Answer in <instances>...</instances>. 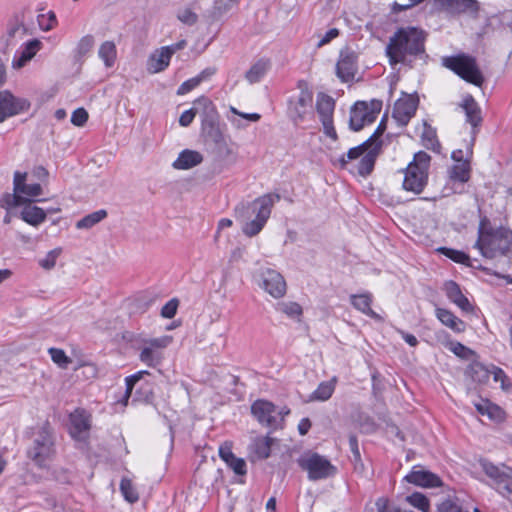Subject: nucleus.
Returning <instances> with one entry per match:
<instances>
[{
  "label": "nucleus",
  "instance_id": "1",
  "mask_svg": "<svg viewBox=\"0 0 512 512\" xmlns=\"http://www.w3.org/2000/svg\"><path fill=\"white\" fill-rule=\"evenodd\" d=\"M424 32L415 27L399 28L386 47V55L391 65L403 64L409 67L417 58L425 55Z\"/></svg>",
  "mask_w": 512,
  "mask_h": 512
},
{
  "label": "nucleus",
  "instance_id": "2",
  "mask_svg": "<svg viewBox=\"0 0 512 512\" xmlns=\"http://www.w3.org/2000/svg\"><path fill=\"white\" fill-rule=\"evenodd\" d=\"M280 199L277 194H266L254 201L237 206L236 218L243 222L242 231L248 237L257 235L265 226L274 204Z\"/></svg>",
  "mask_w": 512,
  "mask_h": 512
},
{
  "label": "nucleus",
  "instance_id": "3",
  "mask_svg": "<svg viewBox=\"0 0 512 512\" xmlns=\"http://www.w3.org/2000/svg\"><path fill=\"white\" fill-rule=\"evenodd\" d=\"M474 247L485 258L493 259L504 256L512 249V231L505 227L494 229L486 218L482 219Z\"/></svg>",
  "mask_w": 512,
  "mask_h": 512
},
{
  "label": "nucleus",
  "instance_id": "4",
  "mask_svg": "<svg viewBox=\"0 0 512 512\" xmlns=\"http://www.w3.org/2000/svg\"><path fill=\"white\" fill-rule=\"evenodd\" d=\"M431 157L424 151L415 153L404 170L402 188L413 195H419L428 184Z\"/></svg>",
  "mask_w": 512,
  "mask_h": 512
},
{
  "label": "nucleus",
  "instance_id": "5",
  "mask_svg": "<svg viewBox=\"0 0 512 512\" xmlns=\"http://www.w3.org/2000/svg\"><path fill=\"white\" fill-rule=\"evenodd\" d=\"M55 454V439L49 423H44L32 433V442L27 456L37 466L45 467Z\"/></svg>",
  "mask_w": 512,
  "mask_h": 512
},
{
  "label": "nucleus",
  "instance_id": "6",
  "mask_svg": "<svg viewBox=\"0 0 512 512\" xmlns=\"http://www.w3.org/2000/svg\"><path fill=\"white\" fill-rule=\"evenodd\" d=\"M442 64L471 84L481 86L484 82V77L476 63V59L470 55L462 53L456 56L444 57Z\"/></svg>",
  "mask_w": 512,
  "mask_h": 512
},
{
  "label": "nucleus",
  "instance_id": "7",
  "mask_svg": "<svg viewBox=\"0 0 512 512\" xmlns=\"http://www.w3.org/2000/svg\"><path fill=\"white\" fill-rule=\"evenodd\" d=\"M479 465L489 477L490 486L512 503V468L506 465L497 466L485 459L480 460Z\"/></svg>",
  "mask_w": 512,
  "mask_h": 512
},
{
  "label": "nucleus",
  "instance_id": "8",
  "mask_svg": "<svg viewBox=\"0 0 512 512\" xmlns=\"http://www.w3.org/2000/svg\"><path fill=\"white\" fill-rule=\"evenodd\" d=\"M299 467L307 472L310 481H318L333 477L337 468L324 456L316 452H308L297 460Z\"/></svg>",
  "mask_w": 512,
  "mask_h": 512
},
{
  "label": "nucleus",
  "instance_id": "9",
  "mask_svg": "<svg viewBox=\"0 0 512 512\" xmlns=\"http://www.w3.org/2000/svg\"><path fill=\"white\" fill-rule=\"evenodd\" d=\"M382 108V102L372 100L356 102L350 110L349 127L353 131H360L365 125L373 123Z\"/></svg>",
  "mask_w": 512,
  "mask_h": 512
},
{
  "label": "nucleus",
  "instance_id": "10",
  "mask_svg": "<svg viewBox=\"0 0 512 512\" xmlns=\"http://www.w3.org/2000/svg\"><path fill=\"white\" fill-rule=\"evenodd\" d=\"M251 413L257 421L271 429H278L282 427L283 417H278L282 412H277L276 406L267 400H256L251 405Z\"/></svg>",
  "mask_w": 512,
  "mask_h": 512
},
{
  "label": "nucleus",
  "instance_id": "11",
  "mask_svg": "<svg viewBox=\"0 0 512 512\" xmlns=\"http://www.w3.org/2000/svg\"><path fill=\"white\" fill-rule=\"evenodd\" d=\"M30 102L14 96L9 90L0 91V123L15 115L29 110Z\"/></svg>",
  "mask_w": 512,
  "mask_h": 512
},
{
  "label": "nucleus",
  "instance_id": "12",
  "mask_svg": "<svg viewBox=\"0 0 512 512\" xmlns=\"http://www.w3.org/2000/svg\"><path fill=\"white\" fill-rule=\"evenodd\" d=\"M335 107L334 99L324 93L317 95L316 109L322 122L324 133L332 138L337 139V133L333 126V112Z\"/></svg>",
  "mask_w": 512,
  "mask_h": 512
},
{
  "label": "nucleus",
  "instance_id": "13",
  "mask_svg": "<svg viewBox=\"0 0 512 512\" xmlns=\"http://www.w3.org/2000/svg\"><path fill=\"white\" fill-rule=\"evenodd\" d=\"M259 285L274 298H281L286 293V282L283 276L270 268L261 271Z\"/></svg>",
  "mask_w": 512,
  "mask_h": 512
},
{
  "label": "nucleus",
  "instance_id": "14",
  "mask_svg": "<svg viewBox=\"0 0 512 512\" xmlns=\"http://www.w3.org/2000/svg\"><path fill=\"white\" fill-rule=\"evenodd\" d=\"M358 70L357 54L349 48L340 52L336 64V75L342 82L352 81Z\"/></svg>",
  "mask_w": 512,
  "mask_h": 512
},
{
  "label": "nucleus",
  "instance_id": "15",
  "mask_svg": "<svg viewBox=\"0 0 512 512\" xmlns=\"http://www.w3.org/2000/svg\"><path fill=\"white\" fill-rule=\"evenodd\" d=\"M417 106L418 98L406 95L395 102L392 116L400 126H406L415 115Z\"/></svg>",
  "mask_w": 512,
  "mask_h": 512
},
{
  "label": "nucleus",
  "instance_id": "16",
  "mask_svg": "<svg viewBox=\"0 0 512 512\" xmlns=\"http://www.w3.org/2000/svg\"><path fill=\"white\" fill-rule=\"evenodd\" d=\"M409 483L425 488L439 487L442 485L440 477L420 466H415L409 474L404 477Z\"/></svg>",
  "mask_w": 512,
  "mask_h": 512
},
{
  "label": "nucleus",
  "instance_id": "17",
  "mask_svg": "<svg viewBox=\"0 0 512 512\" xmlns=\"http://www.w3.org/2000/svg\"><path fill=\"white\" fill-rule=\"evenodd\" d=\"M192 108L196 110V113L202 116V129L204 132L211 130V126L216 127V109L213 102L208 97L201 96L196 99Z\"/></svg>",
  "mask_w": 512,
  "mask_h": 512
},
{
  "label": "nucleus",
  "instance_id": "18",
  "mask_svg": "<svg viewBox=\"0 0 512 512\" xmlns=\"http://www.w3.org/2000/svg\"><path fill=\"white\" fill-rule=\"evenodd\" d=\"M313 94L308 89H302L295 100L289 104V115L293 121L302 120L311 107Z\"/></svg>",
  "mask_w": 512,
  "mask_h": 512
},
{
  "label": "nucleus",
  "instance_id": "19",
  "mask_svg": "<svg viewBox=\"0 0 512 512\" xmlns=\"http://www.w3.org/2000/svg\"><path fill=\"white\" fill-rule=\"evenodd\" d=\"M435 5L452 13L470 12L477 15L480 7L477 0H434Z\"/></svg>",
  "mask_w": 512,
  "mask_h": 512
},
{
  "label": "nucleus",
  "instance_id": "20",
  "mask_svg": "<svg viewBox=\"0 0 512 512\" xmlns=\"http://www.w3.org/2000/svg\"><path fill=\"white\" fill-rule=\"evenodd\" d=\"M43 47V43L38 39H31L24 43L16 52L12 61V67L20 69L24 67L38 51Z\"/></svg>",
  "mask_w": 512,
  "mask_h": 512
},
{
  "label": "nucleus",
  "instance_id": "21",
  "mask_svg": "<svg viewBox=\"0 0 512 512\" xmlns=\"http://www.w3.org/2000/svg\"><path fill=\"white\" fill-rule=\"evenodd\" d=\"M28 34V28L25 25L24 14L14 15L8 22L6 43L7 45H15Z\"/></svg>",
  "mask_w": 512,
  "mask_h": 512
},
{
  "label": "nucleus",
  "instance_id": "22",
  "mask_svg": "<svg viewBox=\"0 0 512 512\" xmlns=\"http://www.w3.org/2000/svg\"><path fill=\"white\" fill-rule=\"evenodd\" d=\"M219 456L235 474L244 476L247 473L245 460L234 455L231 443L225 442L219 447Z\"/></svg>",
  "mask_w": 512,
  "mask_h": 512
},
{
  "label": "nucleus",
  "instance_id": "23",
  "mask_svg": "<svg viewBox=\"0 0 512 512\" xmlns=\"http://www.w3.org/2000/svg\"><path fill=\"white\" fill-rule=\"evenodd\" d=\"M447 298L465 312H471L473 307L468 298L462 293L460 286L454 281H447L444 284Z\"/></svg>",
  "mask_w": 512,
  "mask_h": 512
},
{
  "label": "nucleus",
  "instance_id": "24",
  "mask_svg": "<svg viewBox=\"0 0 512 512\" xmlns=\"http://www.w3.org/2000/svg\"><path fill=\"white\" fill-rule=\"evenodd\" d=\"M203 161V156L200 152L190 149H185L179 153L177 159L173 162L172 166L177 170L191 169Z\"/></svg>",
  "mask_w": 512,
  "mask_h": 512
},
{
  "label": "nucleus",
  "instance_id": "25",
  "mask_svg": "<svg viewBox=\"0 0 512 512\" xmlns=\"http://www.w3.org/2000/svg\"><path fill=\"white\" fill-rule=\"evenodd\" d=\"M170 59L168 48L161 47L149 56L147 69L150 73L164 71L168 67Z\"/></svg>",
  "mask_w": 512,
  "mask_h": 512
},
{
  "label": "nucleus",
  "instance_id": "26",
  "mask_svg": "<svg viewBox=\"0 0 512 512\" xmlns=\"http://www.w3.org/2000/svg\"><path fill=\"white\" fill-rule=\"evenodd\" d=\"M26 173L15 172L13 186L16 193H21L30 197H37L42 193V187L39 183L26 184Z\"/></svg>",
  "mask_w": 512,
  "mask_h": 512
},
{
  "label": "nucleus",
  "instance_id": "27",
  "mask_svg": "<svg viewBox=\"0 0 512 512\" xmlns=\"http://www.w3.org/2000/svg\"><path fill=\"white\" fill-rule=\"evenodd\" d=\"M70 433L73 438L79 439L82 433L90 428L89 418L83 410H75L70 414Z\"/></svg>",
  "mask_w": 512,
  "mask_h": 512
},
{
  "label": "nucleus",
  "instance_id": "28",
  "mask_svg": "<svg viewBox=\"0 0 512 512\" xmlns=\"http://www.w3.org/2000/svg\"><path fill=\"white\" fill-rule=\"evenodd\" d=\"M216 144L218 154L223 158L235 157V151L229 142L225 139L218 127H212L205 132Z\"/></svg>",
  "mask_w": 512,
  "mask_h": 512
},
{
  "label": "nucleus",
  "instance_id": "29",
  "mask_svg": "<svg viewBox=\"0 0 512 512\" xmlns=\"http://www.w3.org/2000/svg\"><path fill=\"white\" fill-rule=\"evenodd\" d=\"M270 68V60L266 58H261L257 60L255 63H253L249 70L246 71L245 79L250 84L258 83L263 79V77L267 74Z\"/></svg>",
  "mask_w": 512,
  "mask_h": 512
},
{
  "label": "nucleus",
  "instance_id": "30",
  "mask_svg": "<svg viewBox=\"0 0 512 512\" xmlns=\"http://www.w3.org/2000/svg\"><path fill=\"white\" fill-rule=\"evenodd\" d=\"M436 317L443 325L449 327L456 333H461L465 330L466 325L464 321L447 309L437 308Z\"/></svg>",
  "mask_w": 512,
  "mask_h": 512
},
{
  "label": "nucleus",
  "instance_id": "31",
  "mask_svg": "<svg viewBox=\"0 0 512 512\" xmlns=\"http://www.w3.org/2000/svg\"><path fill=\"white\" fill-rule=\"evenodd\" d=\"M350 298L351 304L356 310L373 319H380V316L371 308L372 296L370 293L351 295Z\"/></svg>",
  "mask_w": 512,
  "mask_h": 512
},
{
  "label": "nucleus",
  "instance_id": "32",
  "mask_svg": "<svg viewBox=\"0 0 512 512\" xmlns=\"http://www.w3.org/2000/svg\"><path fill=\"white\" fill-rule=\"evenodd\" d=\"M273 441L274 439L269 436L256 437L250 445V452L257 459H266L270 456Z\"/></svg>",
  "mask_w": 512,
  "mask_h": 512
},
{
  "label": "nucleus",
  "instance_id": "33",
  "mask_svg": "<svg viewBox=\"0 0 512 512\" xmlns=\"http://www.w3.org/2000/svg\"><path fill=\"white\" fill-rule=\"evenodd\" d=\"M20 217L32 226H38L45 221L46 212L38 206L26 205L21 211Z\"/></svg>",
  "mask_w": 512,
  "mask_h": 512
},
{
  "label": "nucleus",
  "instance_id": "34",
  "mask_svg": "<svg viewBox=\"0 0 512 512\" xmlns=\"http://www.w3.org/2000/svg\"><path fill=\"white\" fill-rule=\"evenodd\" d=\"M462 107L466 114V121L473 127H477L481 123L482 117L480 108L474 98L472 96L466 97L463 100Z\"/></svg>",
  "mask_w": 512,
  "mask_h": 512
},
{
  "label": "nucleus",
  "instance_id": "35",
  "mask_svg": "<svg viewBox=\"0 0 512 512\" xmlns=\"http://www.w3.org/2000/svg\"><path fill=\"white\" fill-rule=\"evenodd\" d=\"M379 152V145H375L362 156L358 165V173L361 176H367L372 172Z\"/></svg>",
  "mask_w": 512,
  "mask_h": 512
},
{
  "label": "nucleus",
  "instance_id": "36",
  "mask_svg": "<svg viewBox=\"0 0 512 512\" xmlns=\"http://www.w3.org/2000/svg\"><path fill=\"white\" fill-rule=\"evenodd\" d=\"M475 408L481 415H487L491 420L500 421L503 419V410L489 400H480L475 403Z\"/></svg>",
  "mask_w": 512,
  "mask_h": 512
},
{
  "label": "nucleus",
  "instance_id": "37",
  "mask_svg": "<svg viewBox=\"0 0 512 512\" xmlns=\"http://www.w3.org/2000/svg\"><path fill=\"white\" fill-rule=\"evenodd\" d=\"M466 373L472 378L473 381L478 383H485L489 380L491 371L482 363L473 360L468 366Z\"/></svg>",
  "mask_w": 512,
  "mask_h": 512
},
{
  "label": "nucleus",
  "instance_id": "38",
  "mask_svg": "<svg viewBox=\"0 0 512 512\" xmlns=\"http://www.w3.org/2000/svg\"><path fill=\"white\" fill-rule=\"evenodd\" d=\"M374 145L367 139L362 144L349 149L346 155H342L339 159V165L341 168H345L348 161L358 159L363 156L370 148Z\"/></svg>",
  "mask_w": 512,
  "mask_h": 512
},
{
  "label": "nucleus",
  "instance_id": "39",
  "mask_svg": "<svg viewBox=\"0 0 512 512\" xmlns=\"http://www.w3.org/2000/svg\"><path fill=\"white\" fill-rule=\"evenodd\" d=\"M98 56L107 68L112 67L117 57L115 43L113 41L103 42L99 47Z\"/></svg>",
  "mask_w": 512,
  "mask_h": 512
},
{
  "label": "nucleus",
  "instance_id": "40",
  "mask_svg": "<svg viewBox=\"0 0 512 512\" xmlns=\"http://www.w3.org/2000/svg\"><path fill=\"white\" fill-rule=\"evenodd\" d=\"M336 378L329 381L321 382L317 389L311 394V400L326 401L328 400L335 390Z\"/></svg>",
  "mask_w": 512,
  "mask_h": 512
},
{
  "label": "nucleus",
  "instance_id": "41",
  "mask_svg": "<svg viewBox=\"0 0 512 512\" xmlns=\"http://www.w3.org/2000/svg\"><path fill=\"white\" fill-rule=\"evenodd\" d=\"M450 178L454 181L465 183L470 178V166L467 161L458 160V163L450 169Z\"/></svg>",
  "mask_w": 512,
  "mask_h": 512
},
{
  "label": "nucleus",
  "instance_id": "42",
  "mask_svg": "<svg viewBox=\"0 0 512 512\" xmlns=\"http://www.w3.org/2000/svg\"><path fill=\"white\" fill-rule=\"evenodd\" d=\"M139 359L149 367H156L163 360V352H158L155 349L144 345L141 349Z\"/></svg>",
  "mask_w": 512,
  "mask_h": 512
},
{
  "label": "nucleus",
  "instance_id": "43",
  "mask_svg": "<svg viewBox=\"0 0 512 512\" xmlns=\"http://www.w3.org/2000/svg\"><path fill=\"white\" fill-rule=\"evenodd\" d=\"M107 217V211L104 209H100L98 211L92 212L76 223L77 229H89L101 222L103 219Z\"/></svg>",
  "mask_w": 512,
  "mask_h": 512
},
{
  "label": "nucleus",
  "instance_id": "44",
  "mask_svg": "<svg viewBox=\"0 0 512 512\" xmlns=\"http://www.w3.org/2000/svg\"><path fill=\"white\" fill-rule=\"evenodd\" d=\"M27 202H30V200L22 197L21 193H16L14 191V193H12V194L6 193L2 196V198L0 199V207L4 208L6 210H10L14 207L24 205Z\"/></svg>",
  "mask_w": 512,
  "mask_h": 512
},
{
  "label": "nucleus",
  "instance_id": "45",
  "mask_svg": "<svg viewBox=\"0 0 512 512\" xmlns=\"http://www.w3.org/2000/svg\"><path fill=\"white\" fill-rule=\"evenodd\" d=\"M437 251L440 252L441 254L445 255L449 259L453 260L456 263L464 264L467 266H473L470 263V257L462 251L447 248V247H440L437 249Z\"/></svg>",
  "mask_w": 512,
  "mask_h": 512
},
{
  "label": "nucleus",
  "instance_id": "46",
  "mask_svg": "<svg viewBox=\"0 0 512 512\" xmlns=\"http://www.w3.org/2000/svg\"><path fill=\"white\" fill-rule=\"evenodd\" d=\"M405 500L410 505L419 509L422 512H429L430 510V503L428 498L420 492H415L412 493L411 495L406 496Z\"/></svg>",
  "mask_w": 512,
  "mask_h": 512
},
{
  "label": "nucleus",
  "instance_id": "47",
  "mask_svg": "<svg viewBox=\"0 0 512 512\" xmlns=\"http://www.w3.org/2000/svg\"><path fill=\"white\" fill-rule=\"evenodd\" d=\"M423 145L432 151H439L440 143L437 140L436 132L425 124L424 131L422 133Z\"/></svg>",
  "mask_w": 512,
  "mask_h": 512
},
{
  "label": "nucleus",
  "instance_id": "48",
  "mask_svg": "<svg viewBox=\"0 0 512 512\" xmlns=\"http://www.w3.org/2000/svg\"><path fill=\"white\" fill-rule=\"evenodd\" d=\"M120 491L124 496L125 500H127L129 503H135L139 499L137 491L133 487L131 480L128 478L124 477L121 479Z\"/></svg>",
  "mask_w": 512,
  "mask_h": 512
},
{
  "label": "nucleus",
  "instance_id": "49",
  "mask_svg": "<svg viewBox=\"0 0 512 512\" xmlns=\"http://www.w3.org/2000/svg\"><path fill=\"white\" fill-rule=\"evenodd\" d=\"M148 374H149L148 371H139L133 375L126 377V379H125L126 390H125V394H124L123 398L121 399V403H123L124 405L127 404L128 399L131 396V393H132V390H133L135 384L140 379H142V377L144 375H148Z\"/></svg>",
  "mask_w": 512,
  "mask_h": 512
},
{
  "label": "nucleus",
  "instance_id": "50",
  "mask_svg": "<svg viewBox=\"0 0 512 512\" xmlns=\"http://www.w3.org/2000/svg\"><path fill=\"white\" fill-rule=\"evenodd\" d=\"M277 310L290 318H298L302 315V307L296 302H280L277 305Z\"/></svg>",
  "mask_w": 512,
  "mask_h": 512
},
{
  "label": "nucleus",
  "instance_id": "51",
  "mask_svg": "<svg viewBox=\"0 0 512 512\" xmlns=\"http://www.w3.org/2000/svg\"><path fill=\"white\" fill-rule=\"evenodd\" d=\"M449 349L459 358L465 359V360H472L476 353L471 350L470 348L464 346L460 342H451L449 345Z\"/></svg>",
  "mask_w": 512,
  "mask_h": 512
},
{
  "label": "nucleus",
  "instance_id": "52",
  "mask_svg": "<svg viewBox=\"0 0 512 512\" xmlns=\"http://www.w3.org/2000/svg\"><path fill=\"white\" fill-rule=\"evenodd\" d=\"M51 359L61 368H67L68 364L71 363V359L65 354L62 349L50 348L48 350Z\"/></svg>",
  "mask_w": 512,
  "mask_h": 512
},
{
  "label": "nucleus",
  "instance_id": "53",
  "mask_svg": "<svg viewBox=\"0 0 512 512\" xmlns=\"http://www.w3.org/2000/svg\"><path fill=\"white\" fill-rule=\"evenodd\" d=\"M377 512H413L411 510H405L398 506L390 504L387 498H378L375 502Z\"/></svg>",
  "mask_w": 512,
  "mask_h": 512
},
{
  "label": "nucleus",
  "instance_id": "54",
  "mask_svg": "<svg viewBox=\"0 0 512 512\" xmlns=\"http://www.w3.org/2000/svg\"><path fill=\"white\" fill-rule=\"evenodd\" d=\"M60 252V249L49 251L44 258L39 260V265L45 270L52 269L56 264V260L59 257Z\"/></svg>",
  "mask_w": 512,
  "mask_h": 512
},
{
  "label": "nucleus",
  "instance_id": "55",
  "mask_svg": "<svg viewBox=\"0 0 512 512\" xmlns=\"http://www.w3.org/2000/svg\"><path fill=\"white\" fill-rule=\"evenodd\" d=\"M239 0H215L213 6V14L221 16L230 10Z\"/></svg>",
  "mask_w": 512,
  "mask_h": 512
},
{
  "label": "nucleus",
  "instance_id": "56",
  "mask_svg": "<svg viewBox=\"0 0 512 512\" xmlns=\"http://www.w3.org/2000/svg\"><path fill=\"white\" fill-rule=\"evenodd\" d=\"M95 43L92 35L82 37L77 45V53L79 56H85L91 51Z\"/></svg>",
  "mask_w": 512,
  "mask_h": 512
},
{
  "label": "nucleus",
  "instance_id": "57",
  "mask_svg": "<svg viewBox=\"0 0 512 512\" xmlns=\"http://www.w3.org/2000/svg\"><path fill=\"white\" fill-rule=\"evenodd\" d=\"M437 512H469L452 499H445L437 506Z\"/></svg>",
  "mask_w": 512,
  "mask_h": 512
},
{
  "label": "nucleus",
  "instance_id": "58",
  "mask_svg": "<svg viewBox=\"0 0 512 512\" xmlns=\"http://www.w3.org/2000/svg\"><path fill=\"white\" fill-rule=\"evenodd\" d=\"M387 117L384 116L380 123L378 124L376 130L374 131V133L368 138V140L375 146V145H379V148H381V144L382 142L379 140V138L383 135V133L385 132L386 128H387Z\"/></svg>",
  "mask_w": 512,
  "mask_h": 512
},
{
  "label": "nucleus",
  "instance_id": "59",
  "mask_svg": "<svg viewBox=\"0 0 512 512\" xmlns=\"http://www.w3.org/2000/svg\"><path fill=\"white\" fill-rule=\"evenodd\" d=\"M170 337L164 336L161 338H154L144 342V345L149 348L155 349L158 352H163V349L166 348L170 343Z\"/></svg>",
  "mask_w": 512,
  "mask_h": 512
},
{
  "label": "nucleus",
  "instance_id": "60",
  "mask_svg": "<svg viewBox=\"0 0 512 512\" xmlns=\"http://www.w3.org/2000/svg\"><path fill=\"white\" fill-rule=\"evenodd\" d=\"M179 301L176 298L169 300L161 309V316L171 319L176 315Z\"/></svg>",
  "mask_w": 512,
  "mask_h": 512
},
{
  "label": "nucleus",
  "instance_id": "61",
  "mask_svg": "<svg viewBox=\"0 0 512 512\" xmlns=\"http://www.w3.org/2000/svg\"><path fill=\"white\" fill-rule=\"evenodd\" d=\"M200 84L201 83H200L199 79L197 78V76L190 78V79L184 81L178 87L177 94L185 95V94L189 93L190 91H192L193 89H195L196 87H198Z\"/></svg>",
  "mask_w": 512,
  "mask_h": 512
},
{
  "label": "nucleus",
  "instance_id": "62",
  "mask_svg": "<svg viewBox=\"0 0 512 512\" xmlns=\"http://www.w3.org/2000/svg\"><path fill=\"white\" fill-rule=\"evenodd\" d=\"M177 18L184 24L186 25H194L197 20H198V16L195 12H193L191 9H184L182 11H180L178 14H177Z\"/></svg>",
  "mask_w": 512,
  "mask_h": 512
},
{
  "label": "nucleus",
  "instance_id": "63",
  "mask_svg": "<svg viewBox=\"0 0 512 512\" xmlns=\"http://www.w3.org/2000/svg\"><path fill=\"white\" fill-rule=\"evenodd\" d=\"M88 120V113L84 108L76 109L71 116V122L73 125L81 127Z\"/></svg>",
  "mask_w": 512,
  "mask_h": 512
},
{
  "label": "nucleus",
  "instance_id": "64",
  "mask_svg": "<svg viewBox=\"0 0 512 512\" xmlns=\"http://www.w3.org/2000/svg\"><path fill=\"white\" fill-rule=\"evenodd\" d=\"M196 114V110L193 108L184 111L179 118V124L182 127H188L193 122Z\"/></svg>",
  "mask_w": 512,
  "mask_h": 512
}]
</instances>
